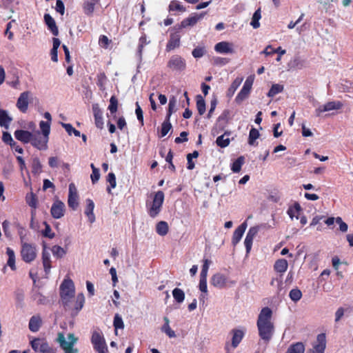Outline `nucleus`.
Instances as JSON below:
<instances>
[{"instance_id": "obj_1", "label": "nucleus", "mask_w": 353, "mask_h": 353, "mask_svg": "<svg viewBox=\"0 0 353 353\" xmlns=\"http://www.w3.org/2000/svg\"><path fill=\"white\" fill-rule=\"evenodd\" d=\"M272 316V310L268 307H265L261 310L256 322L259 335L265 343H268L271 340L274 331Z\"/></svg>"}, {"instance_id": "obj_2", "label": "nucleus", "mask_w": 353, "mask_h": 353, "mask_svg": "<svg viewBox=\"0 0 353 353\" xmlns=\"http://www.w3.org/2000/svg\"><path fill=\"white\" fill-rule=\"evenodd\" d=\"M164 193L159 190L151 193L146 201V209L148 214L152 218L156 217L161 211L164 201Z\"/></svg>"}, {"instance_id": "obj_3", "label": "nucleus", "mask_w": 353, "mask_h": 353, "mask_svg": "<svg viewBox=\"0 0 353 353\" xmlns=\"http://www.w3.org/2000/svg\"><path fill=\"white\" fill-rule=\"evenodd\" d=\"M57 341L64 353H78V349L74 347L78 341V338L74 334L70 333L68 334L67 338H65L63 332H59Z\"/></svg>"}, {"instance_id": "obj_4", "label": "nucleus", "mask_w": 353, "mask_h": 353, "mask_svg": "<svg viewBox=\"0 0 353 353\" xmlns=\"http://www.w3.org/2000/svg\"><path fill=\"white\" fill-rule=\"evenodd\" d=\"M75 288L73 281L70 279H65L60 285L61 302L64 305H69V302L74 298Z\"/></svg>"}, {"instance_id": "obj_5", "label": "nucleus", "mask_w": 353, "mask_h": 353, "mask_svg": "<svg viewBox=\"0 0 353 353\" xmlns=\"http://www.w3.org/2000/svg\"><path fill=\"white\" fill-rule=\"evenodd\" d=\"M245 333L246 329L243 327L234 328L230 331L231 343H226L225 346V350L227 353H231V350H234L239 346L245 336Z\"/></svg>"}, {"instance_id": "obj_6", "label": "nucleus", "mask_w": 353, "mask_h": 353, "mask_svg": "<svg viewBox=\"0 0 353 353\" xmlns=\"http://www.w3.org/2000/svg\"><path fill=\"white\" fill-rule=\"evenodd\" d=\"M21 256L26 263H31L37 256V248L34 244L27 243L21 238Z\"/></svg>"}, {"instance_id": "obj_7", "label": "nucleus", "mask_w": 353, "mask_h": 353, "mask_svg": "<svg viewBox=\"0 0 353 353\" xmlns=\"http://www.w3.org/2000/svg\"><path fill=\"white\" fill-rule=\"evenodd\" d=\"M91 343L97 353H109L103 334L100 331H94L91 336Z\"/></svg>"}, {"instance_id": "obj_8", "label": "nucleus", "mask_w": 353, "mask_h": 353, "mask_svg": "<svg viewBox=\"0 0 353 353\" xmlns=\"http://www.w3.org/2000/svg\"><path fill=\"white\" fill-rule=\"evenodd\" d=\"M32 348L39 353H56V350L51 347L45 339L34 338L30 341Z\"/></svg>"}, {"instance_id": "obj_9", "label": "nucleus", "mask_w": 353, "mask_h": 353, "mask_svg": "<svg viewBox=\"0 0 353 353\" xmlns=\"http://www.w3.org/2000/svg\"><path fill=\"white\" fill-rule=\"evenodd\" d=\"M210 283L215 288L223 289L234 285V282L229 281L228 277L221 273H216L212 275L210 279Z\"/></svg>"}, {"instance_id": "obj_10", "label": "nucleus", "mask_w": 353, "mask_h": 353, "mask_svg": "<svg viewBox=\"0 0 353 353\" xmlns=\"http://www.w3.org/2000/svg\"><path fill=\"white\" fill-rule=\"evenodd\" d=\"M85 302V297L83 294H79L69 302V305H64V307L72 312V314H77L83 307Z\"/></svg>"}, {"instance_id": "obj_11", "label": "nucleus", "mask_w": 353, "mask_h": 353, "mask_svg": "<svg viewBox=\"0 0 353 353\" xmlns=\"http://www.w3.org/2000/svg\"><path fill=\"white\" fill-rule=\"evenodd\" d=\"M49 137L41 134L39 131L32 133L31 144L39 150H43L48 148Z\"/></svg>"}, {"instance_id": "obj_12", "label": "nucleus", "mask_w": 353, "mask_h": 353, "mask_svg": "<svg viewBox=\"0 0 353 353\" xmlns=\"http://www.w3.org/2000/svg\"><path fill=\"white\" fill-rule=\"evenodd\" d=\"M68 191V204L70 208L74 210L79 206V194L74 183H70Z\"/></svg>"}, {"instance_id": "obj_13", "label": "nucleus", "mask_w": 353, "mask_h": 353, "mask_svg": "<svg viewBox=\"0 0 353 353\" xmlns=\"http://www.w3.org/2000/svg\"><path fill=\"white\" fill-rule=\"evenodd\" d=\"M168 66L172 70L182 71L185 70L186 63L184 59L180 56L174 55L168 61Z\"/></svg>"}, {"instance_id": "obj_14", "label": "nucleus", "mask_w": 353, "mask_h": 353, "mask_svg": "<svg viewBox=\"0 0 353 353\" xmlns=\"http://www.w3.org/2000/svg\"><path fill=\"white\" fill-rule=\"evenodd\" d=\"M343 107V103L339 101H329L323 105H320L316 109L317 116L321 115V113L329 112L332 110H338Z\"/></svg>"}, {"instance_id": "obj_15", "label": "nucleus", "mask_w": 353, "mask_h": 353, "mask_svg": "<svg viewBox=\"0 0 353 353\" xmlns=\"http://www.w3.org/2000/svg\"><path fill=\"white\" fill-rule=\"evenodd\" d=\"M50 213L54 219H61L65 214V204L59 199H56L50 209Z\"/></svg>"}, {"instance_id": "obj_16", "label": "nucleus", "mask_w": 353, "mask_h": 353, "mask_svg": "<svg viewBox=\"0 0 353 353\" xmlns=\"http://www.w3.org/2000/svg\"><path fill=\"white\" fill-rule=\"evenodd\" d=\"M214 50L220 54H233L235 52L234 44L228 41L217 43L214 46Z\"/></svg>"}, {"instance_id": "obj_17", "label": "nucleus", "mask_w": 353, "mask_h": 353, "mask_svg": "<svg viewBox=\"0 0 353 353\" xmlns=\"http://www.w3.org/2000/svg\"><path fill=\"white\" fill-rule=\"evenodd\" d=\"M326 347V336L322 333L317 335L316 341L313 345L312 353H324Z\"/></svg>"}, {"instance_id": "obj_18", "label": "nucleus", "mask_w": 353, "mask_h": 353, "mask_svg": "<svg viewBox=\"0 0 353 353\" xmlns=\"http://www.w3.org/2000/svg\"><path fill=\"white\" fill-rule=\"evenodd\" d=\"M259 232V228L257 227H251L245 236L244 240V245L246 248L247 254H249L252 246V243L254 237Z\"/></svg>"}, {"instance_id": "obj_19", "label": "nucleus", "mask_w": 353, "mask_h": 353, "mask_svg": "<svg viewBox=\"0 0 353 353\" xmlns=\"http://www.w3.org/2000/svg\"><path fill=\"white\" fill-rule=\"evenodd\" d=\"M30 96V92H23L20 94L17 101L16 105L17 108L23 113L26 112V111L28 110Z\"/></svg>"}, {"instance_id": "obj_20", "label": "nucleus", "mask_w": 353, "mask_h": 353, "mask_svg": "<svg viewBox=\"0 0 353 353\" xmlns=\"http://www.w3.org/2000/svg\"><path fill=\"white\" fill-rule=\"evenodd\" d=\"M92 112L96 126L99 129H102L103 128V112L97 103L92 105Z\"/></svg>"}, {"instance_id": "obj_21", "label": "nucleus", "mask_w": 353, "mask_h": 353, "mask_svg": "<svg viewBox=\"0 0 353 353\" xmlns=\"http://www.w3.org/2000/svg\"><path fill=\"white\" fill-rule=\"evenodd\" d=\"M247 227V221H244L234 230L232 239L234 245H236L241 241Z\"/></svg>"}, {"instance_id": "obj_22", "label": "nucleus", "mask_w": 353, "mask_h": 353, "mask_svg": "<svg viewBox=\"0 0 353 353\" xmlns=\"http://www.w3.org/2000/svg\"><path fill=\"white\" fill-rule=\"evenodd\" d=\"M14 137L23 143H28L31 141L32 133L23 130H17L14 133Z\"/></svg>"}, {"instance_id": "obj_23", "label": "nucleus", "mask_w": 353, "mask_h": 353, "mask_svg": "<svg viewBox=\"0 0 353 353\" xmlns=\"http://www.w3.org/2000/svg\"><path fill=\"white\" fill-rule=\"evenodd\" d=\"M181 36L178 32L170 34V39L166 45V50L170 51L177 48L180 45Z\"/></svg>"}, {"instance_id": "obj_24", "label": "nucleus", "mask_w": 353, "mask_h": 353, "mask_svg": "<svg viewBox=\"0 0 353 353\" xmlns=\"http://www.w3.org/2000/svg\"><path fill=\"white\" fill-rule=\"evenodd\" d=\"M287 214L292 220L294 219H299L302 214V208L300 204L298 203H294L288 209Z\"/></svg>"}, {"instance_id": "obj_25", "label": "nucleus", "mask_w": 353, "mask_h": 353, "mask_svg": "<svg viewBox=\"0 0 353 353\" xmlns=\"http://www.w3.org/2000/svg\"><path fill=\"white\" fill-rule=\"evenodd\" d=\"M94 203L92 200L86 199V207L85 210V214L87 216L88 221L92 223L95 221V216L94 214Z\"/></svg>"}, {"instance_id": "obj_26", "label": "nucleus", "mask_w": 353, "mask_h": 353, "mask_svg": "<svg viewBox=\"0 0 353 353\" xmlns=\"http://www.w3.org/2000/svg\"><path fill=\"white\" fill-rule=\"evenodd\" d=\"M42 262L44 271L46 274H48L51 269V260L50 252L46 247L43 249L42 251Z\"/></svg>"}, {"instance_id": "obj_27", "label": "nucleus", "mask_w": 353, "mask_h": 353, "mask_svg": "<svg viewBox=\"0 0 353 353\" xmlns=\"http://www.w3.org/2000/svg\"><path fill=\"white\" fill-rule=\"evenodd\" d=\"M44 21L53 35L57 36L59 34V30L54 19L49 14H45Z\"/></svg>"}, {"instance_id": "obj_28", "label": "nucleus", "mask_w": 353, "mask_h": 353, "mask_svg": "<svg viewBox=\"0 0 353 353\" xmlns=\"http://www.w3.org/2000/svg\"><path fill=\"white\" fill-rule=\"evenodd\" d=\"M205 13L202 12L199 14H195L192 17H190L185 20H183L181 23V28H185L188 26H192L195 25L199 20L202 19L203 17L205 16Z\"/></svg>"}, {"instance_id": "obj_29", "label": "nucleus", "mask_w": 353, "mask_h": 353, "mask_svg": "<svg viewBox=\"0 0 353 353\" xmlns=\"http://www.w3.org/2000/svg\"><path fill=\"white\" fill-rule=\"evenodd\" d=\"M42 324V320L40 316L34 315L32 316L29 321V329L32 332H37L39 331Z\"/></svg>"}, {"instance_id": "obj_30", "label": "nucleus", "mask_w": 353, "mask_h": 353, "mask_svg": "<svg viewBox=\"0 0 353 353\" xmlns=\"http://www.w3.org/2000/svg\"><path fill=\"white\" fill-rule=\"evenodd\" d=\"M243 79V77H236L231 83L230 87L228 88L227 92H226V96L228 98L231 99L236 90L238 89L239 85L241 84Z\"/></svg>"}, {"instance_id": "obj_31", "label": "nucleus", "mask_w": 353, "mask_h": 353, "mask_svg": "<svg viewBox=\"0 0 353 353\" xmlns=\"http://www.w3.org/2000/svg\"><path fill=\"white\" fill-rule=\"evenodd\" d=\"M231 132L229 131L225 132L223 134L217 137L216 143L221 148H225L229 145L230 143V136Z\"/></svg>"}, {"instance_id": "obj_32", "label": "nucleus", "mask_w": 353, "mask_h": 353, "mask_svg": "<svg viewBox=\"0 0 353 353\" xmlns=\"http://www.w3.org/2000/svg\"><path fill=\"white\" fill-rule=\"evenodd\" d=\"M97 3L98 0H85L83 6L84 13L88 16H92Z\"/></svg>"}, {"instance_id": "obj_33", "label": "nucleus", "mask_w": 353, "mask_h": 353, "mask_svg": "<svg viewBox=\"0 0 353 353\" xmlns=\"http://www.w3.org/2000/svg\"><path fill=\"white\" fill-rule=\"evenodd\" d=\"M26 201L27 204L33 209L32 211V214L33 215L35 213V210L38 205V201L36 195L31 191L30 193L26 194Z\"/></svg>"}, {"instance_id": "obj_34", "label": "nucleus", "mask_w": 353, "mask_h": 353, "mask_svg": "<svg viewBox=\"0 0 353 353\" xmlns=\"http://www.w3.org/2000/svg\"><path fill=\"white\" fill-rule=\"evenodd\" d=\"M163 321H164V324L162 325V327L161 328V332H164L170 338L176 337V334H175L174 331L172 330L170 326V320H169L168 317L164 316Z\"/></svg>"}, {"instance_id": "obj_35", "label": "nucleus", "mask_w": 353, "mask_h": 353, "mask_svg": "<svg viewBox=\"0 0 353 353\" xmlns=\"http://www.w3.org/2000/svg\"><path fill=\"white\" fill-rule=\"evenodd\" d=\"M288 267V261L285 259H281L276 261L274 269L276 272L283 274L286 272Z\"/></svg>"}, {"instance_id": "obj_36", "label": "nucleus", "mask_w": 353, "mask_h": 353, "mask_svg": "<svg viewBox=\"0 0 353 353\" xmlns=\"http://www.w3.org/2000/svg\"><path fill=\"white\" fill-rule=\"evenodd\" d=\"M52 41H53L52 48L50 50L51 59L54 62H57L58 61L57 50L61 45V41L57 38H53Z\"/></svg>"}, {"instance_id": "obj_37", "label": "nucleus", "mask_w": 353, "mask_h": 353, "mask_svg": "<svg viewBox=\"0 0 353 353\" xmlns=\"http://www.w3.org/2000/svg\"><path fill=\"white\" fill-rule=\"evenodd\" d=\"M11 121L12 118L8 115V112L1 109L0 110V125L8 128Z\"/></svg>"}, {"instance_id": "obj_38", "label": "nucleus", "mask_w": 353, "mask_h": 353, "mask_svg": "<svg viewBox=\"0 0 353 353\" xmlns=\"http://www.w3.org/2000/svg\"><path fill=\"white\" fill-rule=\"evenodd\" d=\"M244 162L245 158L243 156L239 157L231 163V170L234 173H239L241 171Z\"/></svg>"}, {"instance_id": "obj_39", "label": "nucleus", "mask_w": 353, "mask_h": 353, "mask_svg": "<svg viewBox=\"0 0 353 353\" xmlns=\"http://www.w3.org/2000/svg\"><path fill=\"white\" fill-rule=\"evenodd\" d=\"M6 254L8 256V259L7 261V265L12 270H16V265H15V254L12 249L10 248H7L6 249Z\"/></svg>"}, {"instance_id": "obj_40", "label": "nucleus", "mask_w": 353, "mask_h": 353, "mask_svg": "<svg viewBox=\"0 0 353 353\" xmlns=\"http://www.w3.org/2000/svg\"><path fill=\"white\" fill-rule=\"evenodd\" d=\"M169 226L167 222L161 221L157 224L156 232L160 236H165L168 234Z\"/></svg>"}, {"instance_id": "obj_41", "label": "nucleus", "mask_w": 353, "mask_h": 353, "mask_svg": "<svg viewBox=\"0 0 353 353\" xmlns=\"http://www.w3.org/2000/svg\"><path fill=\"white\" fill-rule=\"evenodd\" d=\"M305 352V346L303 343L301 342L296 343L294 344L291 345L286 353H304Z\"/></svg>"}, {"instance_id": "obj_42", "label": "nucleus", "mask_w": 353, "mask_h": 353, "mask_svg": "<svg viewBox=\"0 0 353 353\" xmlns=\"http://www.w3.org/2000/svg\"><path fill=\"white\" fill-rule=\"evenodd\" d=\"M230 115V111L229 110H223L218 117L217 123L221 125L222 128H224L229 121Z\"/></svg>"}, {"instance_id": "obj_43", "label": "nucleus", "mask_w": 353, "mask_h": 353, "mask_svg": "<svg viewBox=\"0 0 353 353\" xmlns=\"http://www.w3.org/2000/svg\"><path fill=\"white\" fill-rule=\"evenodd\" d=\"M31 167L32 172L35 175H38L42 172V165L37 157L32 159Z\"/></svg>"}, {"instance_id": "obj_44", "label": "nucleus", "mask_w": 353, "mask_h": 353, "mask_svg": "<svg viewBox=\"0 0 353 353\" xmlns=\"http://www.w3.org/2000/svg\"><path fill=\"white\" fill-rule=\"evenodd\" d=\"M172 296L178 303H182L185 299V293L180 288H174L172 290Z\"/></svg>"}, {"instance_id": "obj_45", "label": "nucleus", "mask_w": 353, "mask_h": 353, "mask_svg": "<svg viewBox=\"0 0 353 353\" xmlns=\"http://www.w3.org/2000/svg\"><path fill=\"white\" fill-rule=\"evenodd\" d=\"M250 92L241 88L240 92L237 94L235 98V102L237 104H241L243 101H245L250 95Z\"/></svg>"}, {"instance_id": "obj_46", "label": "nucleus", "mask_w": 353, "mask_h": 353, "mask_svg": "<svg viewBox=\"0 0 353 353\" xmlns=\"http://www.w3.org/2000/svg\"><path fill=\"white\" fill-rule=\"evenodd\" d=\"M261 10L258 9L254 12V13L252 16V21L250 22V25L253 27V28L256 29V28H259V26H260L259 20L261 19Z\"/></svg>"}, {"instance_id": "obj_47", "label": "nucleus", "mask_w": 353, "mask_h": 353, "mask_svg": "<svg viewBox=\"0 0 353 353\" xmlns=\"http://www.w3.org/2000/svg\"><path fill=\"white\" fill-rule=\"evenodd\" d=\"M283 88H283V85L278 84V83L273 84L268 93V96L269 97H273L276 94L282 92L283 90Z\"/></svg>"}, {"instance_id": "obj_48", "label": "nucleus", "mask_w": 353, "mask_h": 353, "mask_svg": "<svg viewBox=\"0 0 353 353\" xmlns=\"http://www.w3.org/2000/svg\"><path fill=\"white\" fill-rule=\"evenodd\" d=\"M113 325L115 329V334L116 335H117V334H118V332H117L118 329H123V327H124V323H123V319H122L121 316L118 314H116L114 315Z\"/></svg>"}, {"instance_id": "obj_49", "label": "nucleus", "mask_w": 353, "mask_h": 353, "mask_svg": "<svg viewBox=\"0 0 353 353\" xmlns=\"http://www.w3.org/2000/svg\"><path fill=\"white\" fill-rule=\"evenodd\" d=\"M259 131L256 128H252L249 133L248 143L250 145H256V140L259 137Z\"/></svg>"}, {"instance_id": "obj_50", "label": "nucleus", "mask_w": 353, "mask_h": 353, "mask_svg": "<svg viewBox=\"0 0 353 353\" xmlns=\"http://www.w3.org/2000/svg\"><path fill=\"white\" fill-rule=\"evenodd\" d=\"M106 180L110 184V186L107 188V191L108 193H111V190L116 188L117 185L115 174L113 172H110L107 176Z\"/></svg>"}, {"instance_id": "obj_51", "label": "nucleus", "mask_w": 353, "mask_h": 353, "mask_svg": "<svg viewBox=\"0 0 353 353\" xmlns=\"http://www.w3.org/2000/svg\"><path fill=\"white\" fill-rule=\"evenodd\" d=\"M196 108L200 115L203 114L205 112V103L204 99L201 96L197 97Z\"/></svg>"}, {"instance_id": "obj_52", "label": "nucleus", "mask_w": 353, "mask_h": 353, "mask_svg": "<svg viewBox=\"0 0 353 353\" xmlns=\"http://www.w3.org/2000/svg\"><path fill=\"white\" fill-rule=\"evenodd\" d=\"M39 128L42 132L43 135L49 137L50 132V122H46L44 121H41L39 123Z\"/></svg>"}, {"instance_id": "obj_53", "label": "nucleus", "mask_w": 353, "mask_h": 353, "mask_svg": "<svg viewBox=\"0 0 353 353\" xmlns=\"http://www.w3.org/2000/svg\"><path fill=\"white\" fill-rule=\"evenodd\" d=\"M61 125L63 126V128H64V129L68 133L69 135L74 134L76 137L81 136L80 132L74 128L71 124L61 123Z\"/></svg>"}, {"instance_id": "obj_54", "label": "nucleus", "mask_w": 353, "mask_h": 353, "mask_svg": "<svg viewBox=\"0 0 353 353\" xmlns=\"http://www.w3.org/2000/svg\"><path fill=\"white\" fill-rule=\"evenodd\" d=\"M118 108V100L114 96H112L110 99V104L108 105V110L111 114H115Z\"/></svg>"}, {"instance_id": "obj_55", "label": "nucleus", "mask_w": 353, "mask_h": 353, "mask_svg": "<svg viewBox=\"0 0 353 353\" xmlns=\"http://www.w3.org/2000/svg\"><path fill=\"white\" fill-rule=\"evenodd\" d=\"M171 128H172V125L170 123V119H168V118H166L165 121H163V123L161 125V137L165 136L168 133V132L170 130Z\"/></svg>"}, {"instance_id": "obj_56", "label": "nucleus", "mask_w": 353, "mask_h": 353, "mask_svg": "<svg viewBox=\"0 0 353 353\" xmlns=\"http://www.w3.org/2000/svg\"><path fill=\"white\" fill-rule=\"evenodd\" d=\"M51 251H52L53 255L58 258L63 257L66 253L65 250L59 245H54L52 248Z\"/></svg>"}, {"instance_id": "obj_57", "label": "nucleus", "mask_w": 353, "mask_h": 353, "mask_svg": "<svg viewBox=\"0 0 353 353\" xmlns=\"http://www.w3.org/2000/svg\"><path fill=\"white\" fill-rule=\"evenodd\" d=\"M290 298L294 302L299 301L302 297V293L300 290L292 289L289 294Z\"/></svg>"}, {"instance_id": "obj_58", "label": "nucleus", "mask_w": 353, "mask_h": 353, "mask_svg": "<svg viewBox=\"0 0 353 353\" xmlns=\"http://www.w3.org/2000/svg\"><path fill=\"white\" fill-rule=\"evenodd\" d=\"M203 264L202 265V269L200 273V276H208V272L212 261L208 259H203Z\"/></svg>"}, {"instance_id": "obj_59", "label": "nucleus", "mask_w": 353, "mask_h": 353, "mask_svg": "<svg viewBox=\"0 0 353 353\" xmlns=\"http://www.w3.org/2000/svg\"><path fill=\"white\" fill-rule=\"evenodd\" d=\"M199 289L202 293L208 294L207 277L200 276Z\"/></svg>"}, {"instance_id": "obj_60", "label": "nucleus", "mask_w": 353, "mask_h": 353, "mask_svg": "<svg viewBox=\"0 0 353 353\" xmlns=\"http://www.w3.org/2000/svg\"><path fill=\"white\" fill-rule=\"evenodd\" d=\"M169 8H170V10H171V11H180V12L185 11V8L177 1H171L170 3V6H169Z\"/></svg>"}, {"instance_id": "obj_61", "label": "nucleus", "mask_w": 353, "mask_h": 353, "mask_svg": "<svg viewBox=\"0 0 353 353\" xmlns=\"http://www.w3.org/2000/svg\"><path fill=\"white\" fill-rule=\"evenodd\" d=\"M176 102H177L176 99L174 97H172L170 99L169 105H168V113L167 115V118H168V119H170V117L172 113L175 111Z\"/></svg>"}, {"instance_id": "obj_62", "label": "nucleus", "mask_w": 353, "mask_h": 353, "mask_svg": "<svg viewBox=\"0 0 353 353\" xmlns=\"http://www.w3.org/2000/svg\"><path fill=\"white\" fill-rule=\"evenodd\" d=\"M2 140L4 143L9 144L10 146H14L16 142L12 139L10 134L8 132H3L2 136Z\"/></svg>"}, {"instance_id": "obj_63", "label": "nucleus", "mask_w": 353, "mask_h": 353, "mask_svg": "<svg viewBox=\"0 0 353 353\" xmlns=\"http://www.w3.org/2000/svg\"><path fill=\"white\" fill-rule=\"evenodd\" d=\"M205 53V48L203 47H197L194 48L192 52V56L194 58H200L202 57Z\"/></svg>"}, {"instance_id": "obj_64", "label": "nucleus", "mask_w": 353, "mask_h": 353, "mask_svg": "<svg viewBox=\"0 0 353 353\" xmlns=\"http://www.w3.org/2000/svg\"><path fill=\"white\" fill-rule=\"evenodd\" d=\"M98 82L97 85L100 88L101 90L105 89V84L106 83V77L105 74L101 73L97 76Z\"/></svg>"}]
</instances>
